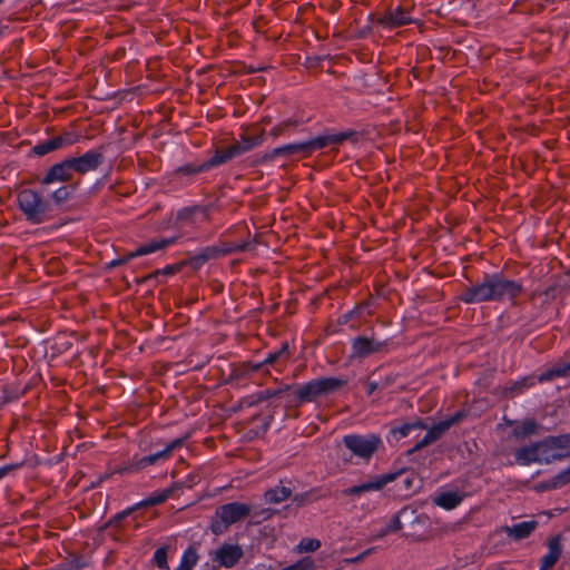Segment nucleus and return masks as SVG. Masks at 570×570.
<instances>
[{
	"mask_svg": "<svg viewBox=\"0 0 570 570\" xmlns=\"http://www.w3.org/2000/svg\"><path fill=\"white\" fill-rule=\"evenodd\" d=\"M237 157V150H234L233 146L226 148H219L215 151L214 156L207 160L209 169L222 164H226Z\"/></svg>",
	"mask_w": 570,
	"mask_h": 570,
	"instance_id": "nucleus-27",
	"label": "nucleus"
},
{
	"mask_svg": "<svg viewBox=\"0 0 570 570\" xmlns=\"http://www.w3.org/2000/svg\"><path fill=\"white\" fill-rule=\"evenodd\" d=\"M347 382L343 377H320L294 387L292 386V392L287 395L288 403L299 406L304 403L316 402L320 397L341 391Z\"/></svg>",
	"mask_w": 570,
	"mask_h": 570,
	"instance_id": "nucleus-2",
	"label": "nucleus"
},
{
	"mask_svg": "<svg viewBox=\"0 0 570 570\" xmlns=\"http://www.w3.org/2000/svg\"><path fill=\"white\" fill-rule=\"evenodd\" d=\"M461 501L462 497L458 492L452 491L442 492L434 500V502L439 507L444 508L446 510L456 508L461 503Z\"/></svg>",
	"mask_w": 570,
	"mask_h": 570,
	"instance_id": "nucleus-29",
	"label": "nucleus"
},
{
	"mask_svg": "<svg viewBox=\"0 0 570 570\" xmlns=\"http://www.w3.org/2000/svg\"><path fill=\"white\" fill-rule=\"evenodd\" d=\"M66 570H81L86 567V563L83 562L81 557H73L66 563Z\"/></svg>",
	"mask_w": 570,
	"mask_h": 570,
	"instance_id": "nucleus-49",
	"label": "nucleus"
},
{
	"mask_svg": "<svg viewBox=\"0 0 570 570\" xmlns=\"http://www.w3.org/2000/svg\"><path fill=\"white\" fill-rule=\"evenodd\" d=\"M292 390V386L286 384L279 389H267L264 391H259L255 395H253L254 400L250 402V405L258 404L261 402L271 400L276 396H281Z\"/></svg>",
	"mask_w": 570,
	"mask_h": 570,
	"instance_id": "nucleus-31",
	"label": "nucleus"
},
{
	"mask_svg": "<svg viewBox=\"0 0 570 570\" xmlns=\"http://www.w3.org/2000/svg\"><path fill=\"white\" fill-rule=\"evenodd\" d=\"M253 518L252 523H259L262 520H267L272 517V511L268 509H263L259 512H255L254 514H250Z\"/></svg>",
	"mask_w": 570,
	"mask_h": 570,
	"instance_id": "nucleus-50",
	"label": "nucleus"
},
{
	"mask_svg": "<svg viewBox=\"0 0 570 570\" xmlns=\"http://www.w3.org/2000/svg\"><path fill=\"white\" fill-rule=\"evenodd\" d=\"M199 210H200L199 206L183 208L177 213L176 220L177 222H187V220L190 222L194 214Z\"/></svg>",
	"mask_w": 570,
	"mask_h": 570,
	"instance_id": "nucleus-43",
	"label": "nucleus"
},
{
	"mask_svg": "<svg viewBox=\"0 0 570 570\" xmlns=\"http://www.w3.org/2000/svg\"><path fill=\"white\" fill-rule=\"evenodd\" d=\"M134 257H137V255H134V252H131V253L127 254L126 256H124L122 258H118V259H115V261L110 262L109 263V267H116V266H120L122 264H126L127 262H129Z\"/></svg>",
	"mask_w": 570,
	"mask_h": 570,
	"instance_id": "nucleus-52",
	"label": "nucleus"
},
{
	"mask_svg": "<svg viewBox=\"0 0 570 570\" xmlns=\"http://www.w3.org/2000/svg\"><path fill=\"white\" fill-rule=\"evenodd\" d=\"M358 137L360 134L356 130H347L334 135L318 136L314 139L306 141V146L308 148V154L311 156L315 150L323 149L330 145L342 144L345 140L357 142Z\"/></svg>",
	"mask_w": 570,
	"mask_h": 570,
	"instance_id": "nucleus-12",
	"label": "nucleus"
},
{
	"mask_svg": "<svg viewBox=\"0 0 570 570\" xmlns=\"http://www.w3.org/2000/svg\"><path fill=\"white\" fill-rule=\"evenodd\" d=\"M395 382V376L390 374L380 381L381 389H386Z\"/></svg>",
	"mask_w": 570,
	"mask_h": 570,
	"instance_id": "nucleus-55",
	"label": "nucleus"
},
{
	"mask_svg": "<svg viewBox=\"0 0 570 570\" xmlns=\"http://www.w3.org/2000/svg\"><path fill=\"white\" fill-rule=\"evenodd\" d=\"M294 155H301L302 157H308V148L306 141L288 144L282 147H277L267 151L261 156H255L249 160V166H258L268 161H273L276 157H292Z\"/></svg>",
	"mask_w": 570,
	"mask_h": 570,
	"instance_id": "nucleus-9",
	"label": "nucleus"
},
{
	"mask_svg": "<svg viewBox=\"0 0 570 570\" xmlns=\"http://www.w3.org/2000/svg\"><path fill=\"white\" fill-rule=\"evenodd\" d=\"M244 551L238 544L224 543L215 553L214 560L222 567L233 568L243 558Z\"/></svg>",
	"mask_w": 570,
	"mask_h": 570,
	"instance_id": "nucleus-19",
	"label": "nucleus"
},
{
	"mask_svg": "<svg viewBox=\"0 0 570 570\" xmlns=\"http://www.w3.org/2000/svg\"><path fill=\"white\" fill-rule=\"evenodd\" d=\"M51 197L57 205L62 204L70 197V187L62 186V187L58 188L57 190H55L52 193Z\"/></svg>",
	"mask_w": 570,
	"mask_h": 570,
	"instance_id": "nucleus-44",
	"label": "nucleus"
},
{
	"mask_svg": "<svg viewBox=\"0 0 570 570\" xmlns=\"http://www.w3.org/2000/svg\"><path fill=\"white\" fill-rule=\"evenodd\" d=\"M548 553L541 559L540 570H550L560 559L562 553L560 537L551 538L548 542Z\"/></svg>",
	"mask_w": 570,
	"mask_h": 570,
	"instance_id": "nucleus-22",
	"label": "nucleus"
},
{
	"mask_svg": "<svg viewBox=\"0 0 570 570\" xmlns=\"http://www.w3.org/2000/svg\"><path fill=\"white\" fill-rule=\"evenodd\" d=\"M178 238H179V236H174L170 238L154 239V240L140 246L139 248H137L134 252V255H137V257H138V256H142V255L151 254L156 250L166 248L167 246L175 244Z\"/></svg>",
	"mask_w": 570,
	"mask_h": 570,
	"instance_id": "nucleus-25",
	"label": "nucleus"
},
{
	"mask_svg": "<svg viewBox=\"0 0 570 570\" xmlns=\"http://www.w3.org/2000/svg\"><path fill=\"white\" fill-rule=\"evenodd\" d=\"M138 472L136 469V463L134 458L121 463L115 471V473L124 474V473H136Z\"/></svg>",
	"mask_w": 570,
	"mask_h": 570,
	"instance_id": "nucleus-47",
	"label": "nucleus"
},
{
	"mask_svg": "<svg viewBox=\"0 0 570 570\" xmlns=\"http://www.w3.org/2000/svg\"><path fill=\"white\" fill-rule=\"evenodd\" d=\"M379 389H381L380 382H375V381L368 382L367 394L371 395Z\"/></svg>",
	"mask_w": 570,
	"mask_h": 570,
	"instance_id": "nucleus-56",
	"label": "nucleus"
},
{
	"mask_svg": "<svg viewBox=\"0 0 570 570\" xmlns=\"http://www.w3.org/2000/svg\"><path fill=\"white\" fill-rule=\"evenodd\" d=\"M264 129H262L258 134L249 136L247 132L240 134V140L235 141L230 146H233L234 150H237V157L252 150L253 148L261 146L264 141Z\"/></svg>",
	"mask_w": 570,
	"mask_h": 570,
	"instance_id": "nucleus-21",
	"label": "nucleus"
},
{
	"mask_svg": "<svg viewBox=\"0 0 570 570\" xmlns=\"http://www.w3.org/2000/svg\"><path fill=\"white\" fill-rule=\"evenodd\" d=\"M209 169V166L207 164V160L203 164L196 165V164H186L184 166H180L177 168L176 173L185 176H194L199 173L206 171Z\"/></svg>",
	"mask_w": 570,
	"mask_h": 570,
	"instance_id": "nucleus-34",
	"label": "nucleus"
},
{
	"mask_svg": "<svg viewBox=\"0 0 570 570\" xmlns=\"http://www.w3.org/2000/svg\"><path fill=\"white\" fill-rule=\"evenodd\" d=\"M289 360V346L287 342L282 343V346L276 352L269 353L268 356L261 363L246 362L233 370L232 377L242 379L250 372H258L264 365L284 364Z\"/></svg>",
	"mask_w": 570,
	"mask_h": 570,
	"instance_id": "nucleus-6",
	"label": "nucleus"
},
{
	"mask_svg": "<svg viewBox=\"0 0 570 570\" xmlns=\"http://www.w3.org/2000/svg\"><path fill=\"white\" fill-rule=\"evenodd\" d=\"M523 291L522 284L508 279L502 273L485 274L482 282L465 287L460 299L466 304L515 299Z\"/></svg>",
	"mask_w": 570,
	"mask_h": 570,
	"instance_id": "nucleus-1",
	"label": "nucleus"
},
{
	"mask_svg": "<svg viewBox=\"0 0 570 570\" xmlns=\"http://www.w3.org/2000/svg\"><path fill=\"white\" fill-rule=\"evenodd\" d=\"M402 527L403 525H402V522L400 520L399 514H395L391 519L390 523L386 527L381 529V531L379 533V537L382 538V537H385V535H387L390 533L397 532V531H400L402 529Z\"/></svg>",
	"mask_w": 570,
	"mask_h": 570,
	"instance_id": "nucleus-40",
	"label": "nucleus"
},
{
	"mask_svg": "<svg viewBox=\"0 0 570 570\" xmlns=\"http://www.w3.org/2000/svg\"><path fill=\"white\" fill-rule=\"evenodd\" d=\"M292 495V490L286 487L277 485L273 489L267 490L264 493L265 502L267 503H281L287 500Z\"/></svg>",
	"mask_w": 570,
	"mask_h": 570,
	"instance_id": "nucleus-30",
	"label": "nucleus"
},
{
	"mask_svg": "<svg viewBox=\"0 0 570 570\" xmlns=\"http://www.w3.org/2000/svg\"><path fill=\"white\" fill-rule=\"evenodd\" d=\"M463 417H465V413L462 411H459L451 415L449 419L442 421V423L449 424V429L458 423H460Z\"/></svg>",
	"mask_w": 570,
	"mask_h": 570,
	"instance_id": "nucleus-51",
	"label": "nucleus"
},
{
	"mask_svg": "<svg viewBox=\"0 0 570 570\" xmlns=\"http://www.w3.org/2000/svg\"><path fill=\"white\" fill-rule=\"evenodd\" d=\"M538 527V522L523 521L512 527H507L505 532L515 540H522L528 538Z\"/></svg>",
	"mask_w": 570,
	"mask_h": 570,
	"instance_id": "nucleus-24",
	"label": "nucleus"
},
{
	"mask_svg": "<svg viewBox=\"0 0 570 570\" xmlns=\"http://www.w3.org/2000/svg\"><path fill=\"white\" fill-rule=\"evenodd\" d=\"M570 375V362L566 364H556L538 376L539 382H549L556 377Z\"/></svg>",
	"mask_w": 570,
	"mask_h": 570,
	"instance_id": "nucleus-28",
	"label": "nucleus"
},
{
	"mask_svg": "<svg viewBox=\"0 0 570 570\" xmlns=\"http://www.w3.org/2000/svg\"><path fill=\"white\" fill-rule=\"evenodd\" d=\"M180 488H181L180 483H174L170 488H167L158 493H154V494L149 495L146 500H144L142 502H140L136 505H137V508H140V507H154V505L161 504L168 498H170L176 490H178Z\"/></svg>",
	"mask_w": 570,
	"mask_h": 570,
	"instance_id": "nucleus-26",
	"label": "nucleus"
},
{
	"mask_svg": "<svg viewBox=\"0 0 570 570\" xmlns=\"http://www.w3.org/2000/svg\"><path fill=\"white\" fill-rule=\"evenodd\" d=\"M539 424L534 420H525L513 429V435L518 439H524L537 432Z\"/></svg>",
	"mask_w": 570,
	"mask_h": 570,
	"instance_id": "nucleus-32",
	"label": "nucleus"
},
{
	"mask_svg": "<svg viewBox=\"0 0 570 570\" xmlns=\"http://www.w3.org/2000/svg\"><path fill=\"white\" fill-rule=\"evenodd\" d=\"M154 562L160 570H169L167 561V549L165 547L158 548L155 551Z\"/></svg>",
	"mask_w": 570,
	"mask_h": 570,
	"instance_id": "nucleus-41",
	"label": "nucleus"
},
{
	"mask_svg": "<svg viewBox=\"0 0 570 570\" xmlns=\"http://www.w3.org/2000/svg\"><path fill=\"white\" fill-rule=\"evenodd\" d=\"M19 209L32 224H42L51 219V205L39 193L23 188L17 194Z\"/></svg>",
	"mask_w": 570,
	"mask_h": 570,
	"instance_id": "nucleus-3",
	"label": "nucleus"
},
{
	"mask_svg": "<svg viewBox=\"0 0 570 570\" xmlns=\"http://www.w3.org/2000/svg\"><path fill=\"white\" fill-rule=\"evenodd\" d=\"M80 136L73 131H63L59 136L50 138L46 141L38 142L31 149L32 154L42 157L55 150L71 146L79 140Z\"/></svg>",
	"mask_w": 570,
	"mask_h": 570,
	"instance_id": "nucleus-11",
	"label": "nucleus"
},
{
	"mask_svg": "<svg viewBox=\"0 0 570 570\" xmlns=\"http://www.w3.org/2000/svg\"><path fill=\"white\" fill-rule=\"evenodd\" d=\"M69 159L72 164L73 171L83 175L88 171L96 170L100 165H102L105 156L102 147H100L99 149L89 150L82 156L70 157Z\"/></svg>",
	"mask_w": 570,
	"mask_h": 570,
	"instance_id": "nucleus-14",
	"label": "nucleus"
},
{
	"mask_svg": "<svg viewBox=\"0 0 570 570\" xmlns=\"http://www.w3.org/2000/svg\"><path fill=\"white\" fill-rule=\"evenodd\" d=\"M448 430L449 424L442 423V421L438 424H434L432 428L428 429L425 436L420 442L406 451V455L410 456L423 448L430 445L431 443L438 441Z\"/></svg>",
	"mask_w": 570,
	"mask_h": 570,
	"instance_id": "nucleus-20",
	"label": "nucleus"
},
{
	"mask_svg": "<svg viewBox=\"0 0 570 570\" xmlns=\"http://www.w3.org/2000/svg\"><path fill=\"white\" fill-rule=\"evenodd\" d=\"M188 481H189L188 487L190 488L193 484H196L199 481V476L198 475H190L188 478Z\"/></svg>",
	"mask_w": 570,
	"mask_h": 570,
	"instance_id": "nucleus-59",
	"label": "nucleus"
},
{
	"mask_svg": "<svg viewBox=\"0 0 570 570\" xmlns=\"http://www.w3.org/2000/svg\"><path fill=\"white\" fill-rule=\"evenodd\" d=\"M561 287L559 284L554 283L544 289H534L529 297V301L532 303V306L538 311H546L549 308L551 303L556 301V298L560 295Z\"/></svg>",
	"mask_w": 570,
	"mask_h": 570,
	"instance_id": "nucleus-15",
	"label": "nucleus"
},
{
	"mask_svg": "<svg viewBox=\"0 0 570 570\" xmlns=\"http://www.w3.org/2000/svg\"><path fill=\"white\" fill-rule=\"evenodd\" d=\"M72 164L69 158H66L65 160L51 166L40 183L42 185H49L55 181H70L72 178Z\"/></svg>",
	"mask_w": 570,
	"mask_h": 570,
	"instance_id": "nucleus-16",
	"label": "nucleus"
},
{
	"mask_svg": "<svg viewBox=\"0 0 570 570\" xmlns=\"http://www.w3.org/2000/svg\"><path fill=\"white\" fill-rule=\"evenodd\" d=\"M428 429V424L417 419L413 422H404L400 425H393L390 430V433L395 438L396 441L410 435V433L414 430H425Z\"/></svg>",
	"mask_w": 570,
	"mask_h": 570,
	"instance_id": "nucleus-23",
	"label": "nucleus"
},
{
	"mask_svg": "<svg viewBox=\"0 0 570 570\" xmlns=\"http://www.w3.org/2000/svg\"><path fill=\"white\" fill-rule=\"evenodd\" d=\"M352 316H353V312L345 313L344 315H342L340 317L338 323L346 324L351 320Z\"/></svg>",
	"mask_w": 570,
	"mask_h": 570,
	"instance_id": "nucleus-57",
	"label": "nucleus"
},
{
	"mask_svg": "<svg viewBox=\"0 0 570 570\" xmlns=\"http://www.w3.org/2000/svg\"><path fill=\"white\" fill-rule=\"evenodd\" d=\"M373 551V549H367L365 550L364 552L360 553L358 556L354 557V558H351V559H346L345 561L348 562V563H357V562H361L362 560H364V558L368 554H371Z\"/></svg>",
	"mask_w": 570,
	"mask_h": 570,
	"instance_id": "nucleus-54",
	"label": "nucleus"
},
{
	"mask_svg": "<svg viewBox=\"0 0 570 570\" xmlns=\"http://www.w3.org/2000/svg\"><path fill=\"white\" fill-rule=\"evenodd\" d=\"M412 21L410 11L403 7H397L395 9L391 8L377 19V22L381 26L390 29L410 24Z\"/></svg>",
	"mask_w": 570,
	"mask_h": 570,
	"instance_id": "nucleus-18",
	"label": "nucleus"
},
{
	"mask_svg": "<svg viewBox=\"0 0 570 570\" xmlns=\"http://www.w3.org/2000/svg\"><path fill=\"white\" fill-rule=\"evenodd\" d=\"M550 443H552L554 448H563L569 451L570 448V434H563L559 436H550Z\"/></svg>",
	"mask_w": 570,
	"mask_h": 570,
	"instance_id": "nucleus-46",
	"label": "nucleus"
},
{
	"mask_svg": "<svg viewBox=\"0 0 570 570\" xmlns=\"http://www.w3.org/2000/svg\"><path fill=\"white\" fill-rule=\"evenodd\" d=\"M570 482V466L550 479L551 488H562Z\"/></svg>",
	"mask_w": 570,
	"mask_h": 570,
	"instance_id": "nucleus-35",
	"label": "nucleus"
},
{
	"mask_svg": "<svg viewBox=\"0 0 570 570\" xmlns=\"http://www.w3.org/2000/svg\"><path fill=\"white\" fill-rule=\"evenodd\" d=\"M252 514L250 505L238 501L222 504L216 508L209 529L213 534L226 533L230 525L245 520Z\"/></svg>",
	"mask_w": 570,
	"mask_h": 570,
	"instance_id": "nucleus-4",
	"label": "nucleus"
},
{
	"mask_svg": "<svg viewBox=\"0 0 570 570\" xmlns=\"http://www.w3.org/2000/svg\"><path fill=\"white\" fill-rule=\"evenodd\" d=\"M3 0H0V3L2 2Z\"/></svg>",
	"mask_w": 570,
	"mask_h": 570,
	"instance_id": "nucleus-61",
	"label": "nucleus"
},
{
	"mask_svg": "<svg viewBox=\"0 0 570 570\" xmlns=\"http://www.w3.org/2000/svg\"><path fill=\"white\" fill-rule=\"evenodd\" d=\"M137 505L128 508L116 515H114L101 529H107L110 527H119L121 521L129 517L135 510H137Z\"/></svg>",
	"mask_w": 570,
	"mask_h": 570,
	"instance_id": "nucleus-36",
	"label": "nucleus"
},
{
	"mask_svg": "<svg viewBox=\"0 0 570 570\" xmlns=\"http://www.w3.org/2000/svg\"><path fill=\"white\" fill-rule=\"evenodd\" d=\"M255 248V240H246L242 243L220 242L218 245L207 246L199 253L191 256L187 264L195 271L199 269L205 263L210 259H216L220 256L229 255L237 252H249Z\"/></svg>",
	"mask_w": 570,
	"mask_h": 570,
	"instance_id": "nucleus-5",
	"label": "nucleus"
},
{
	"mask_svg": "<svg viewBox=\"0 0 570 570\" xmlns=\"http://www.w3.org/2000/svg\"><path fill=\"white\" fill-rule=\"evenodd\" d=\"M534 384L532 377H525L521 381L513 383V385L509 389L511 392L518 391L521 392L524 387L532 386Z\"/></svg>",
	"mask_w": 570,
	"mask_h": 570,
	"instance_id": "nucleus-48",
	"label": "nucleus"
},
{
	"mask_svg": "<svg viewBox=\"0 0 570 570\" xmlns=\"http://www.w3.org/2000/svg\"><path fill=\"white\" fill-rule=\"evenodd\" d=\"M550 444V436H548L543 441L531 444L530 446H522L515 451V460L518 463L523 465L532 462L549 463V458H553V455L548 454L546 449L551 446ZM557 458L559 456L557 455Z\"/></svg>",
	"mask_w": 570,
	"mask_h": 570,
	"instance_id": "nucleus-8",
	"label": "nucleus"
},
{
	"mask_svg": "<svg viewBox=\"0 0 570 570\" xmlns=\"http://www.w3.org/2000/svg\"><path fill=\"white\" fill-rule=\"evenodd\" d=\"M321 547V541L317 539L304 538L298 544L299 551L313 552Z\"/></svg>",
	"mask_w": 570,
	"mask_h": 570,
	"instance_id": "nucleus-42",
	"label": "nucleus"
},
{
	"mask_svg": "<svg viewBox=\"0 0 570 570\" xmlns=\"http://www.w3.org/2000/svg\"><path fill=\"white\" fill-rule=\"evenodd\" d=\"M385 346L386 342L377 341L374 337L358 336L354 338L352 343L353 356L363 358L371 354L382 352Z\"/></svg>",
	"mask_w": 570,
	"mask_h": 570,
	"instance_id": "nucleus-17",
	"label": "nucleus"
},
{
	"mask_svg": "<svg viewBox=\"0 0 570 570\" xmlns=\"http://www.w3.org/2000/svg\"><path fill=\"white\" fill-rule=\"evenodd\" d=\"M189 434H186L181 438H177L169 443H167L163 450H159L155 453L145 455V456H138L134 455V460L136 463L137 471H141L146 469L147 466L156 464L159 460H167L175 450L181 448L185 442L188 440Z\"/></svg>",
	"mask_w": 570,
	"mask_h": 570,
	"instance_id": "nucleus-10",
	"label": "nucleus"
},
{
	"mask_svg": "<svg viewBox=\"0 0 570 570\" xmlns=\"http://www.w3.org/2000/svg\"><path fill=\"white\" fill-rule=\"evenodd\" d=\"M298 126V121L297 120H292V119H288V120H285L278 125H276L272 130H271V135L273 137H278L283 134H285L286 131H289L291 129H294Z\"/></svg>",
	"mask_w": 570,
	"mask_h": 570,
	"instance_id": "nucleus-37",
	"label": "nucleus"
},
{
	"mask_svg": "<svg viewBox=\"0 0 570 570\" xmlns=\"http://www.w3.org/2000/svg\"><path fill=\"white\" fill-rule=\"evenodd\" d=\"M20 466H22V463L8 464V465L0 468V480L3 476H6L7 474H9L10 472L19 469Z\"/></svg>",
	"mask_w": 570,
	"mask_h": 570,
	"instance_id": "nucleus-53",
	"label": "nucleus"
},
{
	"mask_svg": "<svg viewBox=\"0 0 570 570\" xmlns=\"http://www.w3.org/2000/svg\"><path fill=\"white\" fill-rule=\"evenodd\" d=\"M550 445H553V444H550ZM547 453L548 454H552L553 456L556 455H560V458H549V463H551L552 461H557V460H562V459H566L570 455V452L567 451V449H563V448H554V446H548L546 449Z\"/></svg>",
	"mask_w": 570,
	"mask_h": 570,
	"instance_id": "nucleus-45",
	"label": "nucleus"
},
{
	"mask_svg": "<svg viewBox=\"0 0 570 570\" xmlns=\"http://www.w3.org/2000/svg\"><path fill=\"white\" fill-rule=\"evenodd\" d=\"M549 485H550V480H548V481H546V482L540 483V484L538 485V489H539V490H544V491H547V490H554V489H556V488H551V487H549Z\"/></svg>",
	"mask_w": 570,
	"mask_h": 570,
	"instance_id": "nucleus-58",
	"label": "nucleus"
},
{
	"mask_svg": "<svg viewBox=\"0 0 570 570\" xmlns=\"http://www.w3.org/2000/svg\"><path fill=\"white\" fill-rule=\"evenodd\" d=\"M537 317H538V315H537V314H535V315H533V316L531 317V321H534Z\"/></svg>",
	"mask_w": 570,
	"mask_h": 570,
	"instance_id": "nucleus-60",
	"label": "nucleus"
},
{
	"mask_svg": "<svg viewBox=\"0 0 570 570\" xmlns=\"http://www.w3.org/2000/svg\"><path fill=\"white\" fill-rule=\"evenodd\" d=\"M402 472H393V473H385L382 475L374 476L371 481L364 482L358 485H353L351 488H347L343 490L341 493L343 495H360L362 493L368 492V491H380L382 490L387 483L393 482L396 480V478Z\"/></svg>",
	"mask_w": 570,
	"mask_h": 570,
	"instance_id": "nucleus-13",
	"label": "nucleus"
},
{
	"mask_svg": "<svg viewBox=\"0 0 570 570\" xmlns=\"http://www.w3.org/2000/svg\"><path fill=\"white\" fill-rule=\"evenodd\" d=\"M185 265H188L187 261H184V262H180V263H177L174 265H168L163 269L155 271L147 278L157 277L158 275H174V274L180 272L183 266H185Z\"/></svg>",
	"mask_w": 570,
	"mask_h": 570,
	"instance_id": "nucleus-39",
	"label": "nucleus"
},
{
	"mask_svg": "<svg viewBox=\"0 0 570 570\" xmlns=\"http://www.w3.org/2000/svg\"><path fill=\"white\" fill-rule=\"evenodd\" d=\"M198 561V554L195 547H188L181 558V563H184L189 570H191Z\"/></svg>",
	"mask_w": 570,
	"mask_h": 570,
	"instance_id": "nucleus-38",
	"label": "nucleus"
},
{
	"mask_svg": "<svg viewBox=\"0 0 570 570\" xmlns=\"http://www.w3.org/2000/svg\"><path fill=\"white\" fill-rule=\"evenodd\" d=\"M321 498L322 495L318 494L317 489H311L309 491L294 495L293 502L296 503L297 507H303L307 503L317 501Z\"/></svg>",
	"mask_w": 570,
	"mask_h": 570,
	"instance_id": "nucleus-33",
	"label": "nucleus"
},
{
	"mask_svg": "<svg viewBox=\"0 0 570 570\" xmlns=\"http://www.w3.org/2000/svg\"><path fill=\"white\" fill-rule=\"evenodd\" d=\"M343 443L354 455L368 460L382 442L375 434L368 436L350 434L343 438Z\"/></svg>",
	"mask_w": 570,
	"mask_h": 570,
	"instance_id": "nucleus-7",
	"label": "nucleus"
}]
</instances>
